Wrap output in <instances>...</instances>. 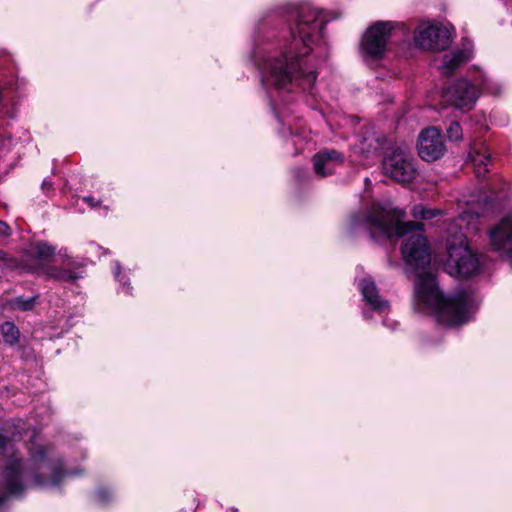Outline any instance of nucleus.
<instances>
[{
  "label": "nucleus",
  "instance_id": "nucleus-24",
  "mask_svg": "<svg viewBox=\"0 0 512 512\" xmlns=\"http://www.w3.org/2000/svg\"><path fill=\"white\" fill-rule=\"evenodd\" d=\"M10 234H11L10 227L7 225L6 222L0 220V235L1 236H8Z\"/></svg>",
  "mask_w": 512,
  "mask_h": 512
},
{
  "label": "nucleus",
  "instance_id": "nucleus-6",
  "mask_svg": "<svg viewBox=\"0 0 512 512\" xmlns=\"http://www.w3.org/2000/svg\"><path fill=\"white\" fill-rule=\"evenodd\" d=\"M382 167L386 176L400 183L412 181L417 174L415 160L406 146H398L388 152Z\"/></svg>",
  "mask_w": 512,
  "mask_h": 512
},
{
  "label": "nucleus",
  "instance_id": "nucleus-23",
  "mask_svg": "<svg viewBox=\"0 0 512 512\" xmlns=\"http://www.w3.org/2000/svg\"><path fill=\"white\" fill-rule=\"evenodd\" d=\"M96 499L98 502L105 504L113 499V493L107 488L98 489L96 492Z\"/></svg>",
  "mask_w": 512,
  "mask_h": 512
},
{
  "label": "nucleus",
  "instance_id": "nucleus-14",
  "mask_svg": "<svg viewBox=\"0 0 512 512\" xmlns=\"http://www.w3.org/2000/svg\"><path fill=\"white\" fill-rule=\"evenodd\" d=\"M358 286L364 301L372 310L379 314L385 313L389 310V302L379 295L378 289L371 278L367 277L361 279Z\"/></svg>",
  "mask_w": 512,
  "mask_h": 512
},
{
  "label": "nucleus",
  "instance_id": "nucleus-22",
  "mask_svg": "<svg viewBox=\"0 0 512 512\" xmlns=\"http://www.w3.org/2000/svg\"><path fill=\"white\" fill-rule=\"evenodd\" d=\"M447 135L450 140L458 141L462 139V128L460 124L456 121H453L450 123L449 127L447 128Z\"/></svg>",
  "mask_w": 512,
  "mask_h": 512
},
{
  "label": "nucleus",
  "instance_id": "nucleus-2",
  "mask_svg": "<svg viewBox=\"0 0 512 512\" xmlns=\"http://www.w3.org/2000/svg\"><path fill=\"white\" fill-rule=\"evenodd\" d=\"M325 22L317 9L302 7L287 43L277 49L270 44L255 47L252 60L260 70L263 86L289 92L295 87L312 88L316 80V65L312 62L327 57L322 34Z\"/></svg>",
  "mask_w": 512,
  "mask_h": 512
},
{
  "label": "nucleus",
  "instance_id": "nucleus-3",
  "mask_svg": "<svg viewBox=\"0 0 512 512\" xmlns=\"http://www.w3.org/2000/svg\"><path fill=\"white\" fill-rule=\"evenodd\" d=\"M12 451L11 440L0 430V454L10 457L3 471L2 487L11 496L21 495L32 485L56 487L69 475L62 458L51 447L32 445L29 463Z\"/></svg>",
  "mask_w": 512,
  "mask_h": 512
},
{
  "label": "nucleus",
  "instance_id": "nucleus-11",
  "mask_svg": "<svg viewBox=\"0 0 512 512\" xmlns=\"http://www.w3.org/2000/svg\"><path fill=\"white\" fill-rule=\"evenodd\" d=\"M492 249L512 258V212L504 216L489 232Z\"/></svg>",
  "mask_w": 512,
  "mask_h": 512
},
{
  "label": "nucleus",
  "instance_id": "nucleus-16",
  "mask_svg": "<svg viewBox=\"0 0 512 512\" xmlns=\"http://www.w3.org/2000/svg\"><path fill=\"white\" fill-rule=\"evenodd\" d=\"M469 158L475 167L478 178L483 177L487 172V165L490 161V153L485 145L473 146L469 152Z\"/></svg>",
  "mask_w": 512,
  "mask_h": 512
},
{
  "label": "nucleus",
  "instance_id": "nucleus-20",
  "mask_svg": "<svg viewBox=\"0 0 512 512\" xmlns=\"http://www.w3.org/2000/svg\"><path fill=\"white\" fill-rule=\"evenodd\" d=\"M36 302V297L24 298V297H16L11 300L10 305L13 309H18L21 311H29L31 310Z\"/></svg>",
  "mask_w": 512,
  "mask_h": 512
},
{
  "label": "nucleus",
  "instance_id": "nucleus-9",
  "mask_svg": "<svg viewBox=\"0 0 512 512\" xmlns=\"http://www.w3.org/2000/svg\"><path fill=\"white\" fill-rule=\"evenodd\" d=\"M414 41L424 50H442L450 44V32L442 26L422 24L415 31Z\"/></svg>",
  "mask_w": 512,
  "mask_h": 512
},
{
  "label": "nucleus",
  "instance_id": "nucleus-5",
  "mask_svg": "<svg viewBox=\"0 0 512 512\" xmlns=\"http://www.w3.org/2000/svg\"><path fill=\"white\" fill-rule=\"evenodd\" d=\"M502 86L487 75L475 69L470 72L469 79L462 78L448 86L442 92L443 101L456 107L459 110L468 111L472 109L481 92L492 95H499Z\"/></svg>",
  "mask_w": 512,
  "mask_h": 512
},
{
  "label": "nucleus",
  "instance_id": "nucleus-4",
  "mask_svg": "<svg viewBox=\"0 0 512 512\" xmlns=\"http://www.w3.org/2000/svg\"><path fill=\"white\" fill-rule=\"evenodd\" d=\"M468 215H461L446 227V244L448 258L445 270L453 277L466 278L480 271V260L473 254L467 244V236L462 230V223Z\"/></svg>",
  "mask_w": 512,
  "mask_h": 512
},
{
  "label": "nucleus",
  "instance_id": "nucleus-8",
  "mask_svg": "<svg viewBox=\"0 0 512 512\" xmlns=\"http://www.w3.org/2000/svg\"><path fill=\"white\" fill-rule=\"evenodd\" d=\"M395 27L394 22L377 21L367 28L362 39V49L366 57L379 59L383 56L387 42Z\"/></svg>",
  "mask_w": 512,
  "mask_h": 512
},
{
  "label": "nucleus",
  "instance_id": "nucleus-1",
  "mask_svg": "<svg viewBox=\"0 0 512 512\" xmlns=\"http://www.w3.org/2000/svg\"><path fill=\"white\" fill-rule=\"evenodd\" d=\"M405 213L393 208L389 202L373 203L363 215L351 218V228H364L372 239L406 237L402 255L407 266L416 275L414 282L413 308L421 314L433 315L437 322L456 327L468 323L476 311L471 293L461 290L444 297L436 277L428 271L430 253L424 237L423 225L403 222Z\"/></svg>",
  "mask_w": 512,
  "mask_h": 512
},
{
  "label": "nucleus",
  "instance_id": "nucleus-27",
  "mask_svg": "<svg viewBox=\"0 0 512 512\" xmlns=\"http://www.w3.org/2000/svg\"><path fill=\"white\" fill-rule=\"evenodd\" d=\"M83 200L88 203L91 207H95L98 205V201H95V199L91 196L84 197Z\"/></svg>",
  "mask_w": 512,
  "mask_h": 512
},
{
  "label": "nucleus",
  "instance_id": "nucleus-19",
  "mask_svg": "<svg viewBox=\"0 0 512 512\" xmlns=\"http://www.w3.org/2000/svg\"><path fill=\"white\" fill-rule=\"evenodd\" d=\"M441 213L438 209H431L427 208L421 204L415 205L412 210L411 214L415 219H421V220H430L435 218Z\"/></svg>",
  "mask_w": 512,
  "mask_h": 512
},
{
  "label": "nucleus",
  "instance_id": "nucleus-21",
  "mask_svg": "<svg viewBox=\"0 0 512 512\" xmlns=\"http://www.w3.org/2000/svg\"><path fill=\"white\" fill-rule=\"evenodd\" d=\"M0 262V266L2 268L15 270L19 267V261L13 257H10L2 250H0Z\"/></svg>",
  "mask_w": 512,
  "mask_h": 512
},
{
  "label": "nucleus",
  "instance_id": "nucleus-28",
  "mask_svg": "<svg viewBox=\"0 0 512 512\" xmlns=\"http://www.w3.org/2000/svg\"><path fill=\"white\" fill-rule=\"evenodd\" d=\"M363 316L366 318V319H369L370 318V315L367 311H364L363 312Z\"/></svg>",
  "mask_w": 512,
  "mask_h": 512
},
{
  "label": "nucleus",
  "instance_id": "nucleus-25",
  "mask_svg": "<svg viewBox=\"0 0 512 512\" xmlns=\"http://www.w3.org/2000/svg\"><path fill=\"white\" fill-rule=\"evenodd\" d=\"M113 274H114V277L117 281L121 282L122 280L120 279V274H121V267L119 265L118 262H115L114 263V267H113Z\"/></svg>",
  "mask_w": 512,
  "mask_h": 512
},
{
  "label": "nucleus",
  "instance_id": "nucleus-17",
  "mask_svg": "<svg viewBox=\"0 0 512 512\" xmlns=\"http://www.w3.org/2000/svg\"><path fill=\"white\" fill-rule=\"evenodd\" d=\"M378 150L379 143L377 139L372 136L361 138L359 142L353 147L354 153L362 156L365 159H370L377 155Z\"/></svg>",
  "mask_w": 512,
  "mask_h": 512
},
{
  "label": "nucleus",
  "instance_id": "nucleus-29",
  "mask_svg": "<svg viewBox=\"0 0 512 512\" xmlns=\"http://www.w3.org/2000/svg\"><path fill=\"white\" fill-rule=\"evenodd\" d=\"M5 501V496L0 494V505Z\"/></svg>",
  "mask_w": 512,
  "mask_h": 512
},
{
  "label": "nucleus",
  "instance_id": "nucleus-15",
  "mask_svg": "<svg viewBox=\"0 0 512 512\" xmlns=\"http://www.w3.org/2000/svg\"><path fill=\"white\" fill-rule=\"evenodd\" d=\"M471 57V45L469 43L463 44L462 48L454 49L443 56L439 69L443 75L450 76L456 69L468 62Z\"/></svg>",
  "mask_w": 512,
  "mask_h": 512
},
{
  "label": "nucleus",
  "instance_id": "nucleus-12",
  "mask_svg": "<svg viewBox=\"0 0 512 512\" xmlns=\"http://www.w3.org/2000/svg\"><path fill=\"white\" fill-rule=\"evenodd\" d=\"M344 162L342 153L336 150H322L313 156L314 172L318 177H326L334 174L337 167Z\"/></svg>",
  "mask_w": 512,
  "mask_h": 512
},
{
  "label": "nucleus",
  "instance_id": "nucleus-7",
  "mask_svg": "<svg viewBox=\"0 0 512 512\" xmlns=\"http://www.w3.org/2000/svg\"><path fill=\"white\" fill-rule=\"evenodd\" d=\"M26 267L27 272L56 282L75 283L84 277L83 264L69 257L60 266L36 263L27 264Z\"/></svg>",
  "mask_w": 512,
  "mask_h": 512
},
{
  "label": "nucleus",
  "instance_id": "nucleus-13",
  "mask_svg": "<svg viewBox=\"0 0 512 512\" xmlns=\"http://www.w3.org/2000/svg\"><path fill=\"white\" fill-rule=\"evenodd\" d=\"M55 251L56 248L45 241L34 242L30 245L25 258L19 261L17 269L27 272V264L41 263L48 265L50 259L55 255Z\"/></svg>",
  "mask_w": 512,
  "mask_h": 512
},
{
  "label": "nucleus",
  "instance_id": "nucleus-10",
  "mask_svg": "<svg viewBox=\"0 0 512 512\" xmlns=\"http://www.w3.org/2000/svg\"><path fill=\"white\" fill-rule=\"evenodd\" d=\"M446 150L443 136L439 129H424L418 139V153L425 161H434L444 155Z\"/></svg>",
  "mask_w": 512,
  "mask_h": 512
},
{
  "label": "nucleus",
  "instance_id": "nucleus-26",
  "mask_svg": "<svg viewBox=\"0 0 512 512\" xmlns=\"http://www.w3.org/2000/svg\"><path fill=\"white\" fill-rule=\"evenodd\" d=\"M43 191H48L52 188V182L48 179H44L41 185Z\"/></svg>",
  "mask_w": 512,
  "mask_h": 512
},
{
  "label": "nucleus",
  "instance_id": "nucleus-18",
  "mask_svg": "<svg viewBox=\"0 0 512 512\" xmlns=\"http://www.w3.org/2000/svg\"><path fill=\"white\" fill-rule=\"evenodd\" d=\"M4 341L9 345H15L20 338V331L13 322H5L0 326Z\"/></svg>",
  "mask_w": 512,
  "mask_h": 512
}]
</instances>
